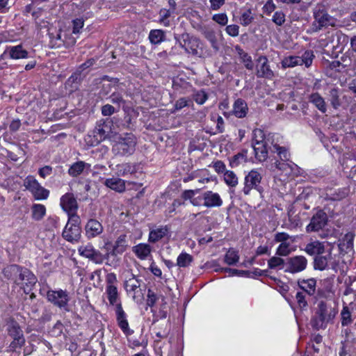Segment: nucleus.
I'll return each mask as SVG.
<instances>
[{
    "mask_svg": "<svg viewBox=\"0 0 356 356\" xmlns=\"http://www.w3.org/2000/svg\"><path fill=\"white\" fill-rule=\"evenodd\" d=\"M134 254L141 260L146 259L152 252V248L149 244L139 243L132 248Z\"/></svg>",
    "mask_w": 356,
    "mask_h": 356,
    "instance_id": "cd10ccee",
    "label": "nucleus"
},
{
    "mask_svg": "<svg viewBox=\"0 0 356 356\" xmlns=\"http://www.w3.org/2000/svg\"><path fill=\"white\" fill-rule=\"evenodd\" d=\"M224 181L227 185L232 188L236 187L238 183L236 175L231 170H227L225 172Z\"/></svg>",
    "mask_w": 356,
    "mask_h": 356,
    "instance_id": "49530a36",
    "label": "nucleus"
},
{
    "mask_svg": "<svg viewBox=\"0 0 356 356\" xmlns=\"http://www.w3.org/2000/svg\"><path fill=\"white\" fill-rule=\"evenodd\" d=\"M68 213V222L67 225L71 226L79 227L81 222L80 218L75 213Z\"/></svg>",
    "mask_w": 356,
    "mask_h": 356,
    "instance_id": "338daca9",
    "label": "nucleus"
},
{
    "mask_svg": "<svg viewBox=\"0 0 356 356\" xmlns=\"http://www.w3.org/2000/svg\"><path fill=\"white\" fill-rule=\"evenodd\" d=\"M328 223V216L322 209H317L312 216L310 222L306 227L307 233L317 232L323 230Z\"/></svg>",
    "mask_w": 356,
    "mask_h": 356,
    "instance_id": "f8f14e48",
    "label": "nucleus"
},
{
    "mask_svg": "<svg viewBox=\"0 0 356 356\" xmlns=\"http://www.w3.org/2000/svg\"><path fill=\"white\" fill-rule=\"evenodd\" d=\"M136 144V138L132 133H124L117 138L112 151L115 155L129 156L135 152Z\"/></svg>",
    "mask_w": 356,
    "mask_h": 356,
    "instance_id": "0eeeda50",
    "label": "nucleus"
},
{
    "mask_svg": "<svg viewBox=\"0 0 356 356\" xmlns=\"http://www.w3.org/2000/svg\"><path fill=\"white\" fill-rule=\"evenodd\" d=\"M86 236L88 238H93L99 236L104 231V227L100 222L94 218H90L85 226Z\"/></svg>",
    "mask_w": 356,
    "mask_h": 356,
    "instance_id": "f3484780",
    "label": "nucleus"
},
{
    "mask_svg": "<svg viewBox=\"0 0 356 356\" xmlns=\"http://www.w3.org/2000/svg\"><path fill=\"white\" fill-rule=\"evenodd\" d=\"M272 21L277 26H282L285 22V15L282 11H276L273 15Z\"/></svg>",
    "mask_w": 356,
    "mask_h": 356,
    "instance_id": "e2e57ef3",
    "label": "nucleus"
},
{
    "mask_svg": "<svg viewBox=\"0 0 356 356\" xmlns=\"http://www.w3.org/2000/svg\"><path fill=\"white\" fill-rule=\"evenodd\" d=\"M90 164L83 161H76L70 167L68 174L73 177H76L82 174L85 170H90Z\"/></svg>",
    "mask_w": 356,
    "mask_h": 356,
    "instance_id": "393cba45",
    "label": "nucleus"
},
{
    "mask_svg": "<svg viewBox=\"0 0 356 356\" xmlns=\"http://www.w3.org/2000/svg\"><path fill=\"white\" fill-rule=\"evenodd\" d=\"M261 175L256 170H252L245 177L244 187L243 192L245 195L250 194L252 189L256 190L260 194L264 191L263 187L261 186Z\"/></svg>",
    "mask_w": 356,
    "mask_h": 356,
    "instance_id": "9b49d317",
    "label": "nucleus"
},
{
    "mask_svg": "<svg viewBox=\"0 0 356 356\" xmlns=\"http://www.w3.org/2000/svg\"><path fill=\"white\" fill-rule=\"evenodd\" d=\"M73 29L72 33L77 34L80 32L81 29L84 25V20L83 18H76L72 21Z\"/></svg>",
    "mask_w": 356,
    "mask_h": 356,
    "instance_id": "69168bd1",
    "label": "nucleus"
},
{
    "mask_svg": "<svg viewBox=\"0 0 356 356\" xmlns=\"http://www.w3.org/2000/svg\"><path fill=\"white\" fill-rule=\"evenodd\" d=\"M300 61H302V60H300V56H290L284 58L281 62V64L282 68L286 69L288 67H293L297 65H300Z\"/></svg>",
    "mask_w": 356,
    "mask_h": 356,
    "instance_id": "37998d69",
    "label": "nucleus"
},
{
    "mask_svg": "<svg viewBox=\"0 0 356 356\" xmlns=\"http://www.w3.org/2000/svg\"><path fill=\"white\" fill-rule=\"evenodd\" d=\"M118 111V108H116V107L109 104H105L102 106L101 108V112L104 116H111L113 113H117Z\"/></svg>",
    "mask_w": 356,
    "mask_h": 356,
    "instance_id": "052dcab7",
    "label": "nucleus"
},
{
    "mask_svg": "<svg viewBox=\"0 0 356 356\" xmlns=\"http://www.w3.org/2000/svg\"><path fill=\"white\" fill-rule=\"evenodd\" d=\"M78 252L81 256L90 259L97 264H102L104 259L109 255V253L103 254L99 250H95L91 245L79 247Z\"/></svg>",
    "mask_w": 356,
    "mask_h": 356,
    "instance_id": "4468645a",
    "label": "nucleus"
},
{
    "mask_svg": "<svg viewBox=\"0 0 356 356\" xmlns=\"http://www.w3.org/2000/svg\"><path fill=\"white\" fill-rule=\"evenodd\" d=\"M307 296V294L302 291H298L296 294V302L301 309H305L308 307Z\"/></svg>",
    "mask_w": 356,
    "mask_h": 356,
    "instance_id": "864d4df0",
    "label": "nucleus"
},
{
    "mask_svg": "<svg viewBox=\"0 0 356 356\" xmlns=\"http://www.w3.org/2000/svg\"><path fill=\"white\" fill-rule=\"evenodd\" d=\"M331 257L330 254L327 256L321 254L316 256L314 259V268L315 270H323L327 266L328 259Z\"/></svg>",
    "mask_w": 356,
    "mask_h": 356,
    "instance_id": "a19ab883",
    "label": "nucleus"
},
{
    "mask_svg": "<svg viewBox=\"0 0 356 356\" xmlns=\"http://www.w3.org/2000/svg\"><path fill=\"white\" fill-rule=\"evenodd\" d=\"M208 99V95L204 90H199L193 95V99L198 104H203Z\"/></svg>",
    "mask_w": 356,
    "mask_h": 356,
    "instance_id": "680f3d73",
    "label": "nucleus"
},
{
    "mask_svg": "<svg viewBox=\"0 0 356 356\" xmlns=\"http://www.w3.org/2000/svg\"><path fill=\"white\" fill-rule=\"evenodd\" d=\"M112 121L110 119H102L97 122L92 131V145H97L108 138L111 133Z\"/></svg>",
    "mask_w": 356,
    "mask_h": 356,
    "instance_id": "1a4fd4ad",
    "label": "nucleus"
},
{
    "mask_svg": "<svg viewBox=\"0 0 356 356\" xmlns=\"http://www.w3.org/2000/svg\"><path fill=\"white\" fill-rule=\"evenodd\" d=\"M314 21L312 24L313 32H318L323 28L337 26V19L330 15L323 5H317L313 9Z\"/></svg>",
    "mask_w": 356,
    "mask_h": 356,
    "instance_id": "423d86ee",
    "label": "nucleus"
},
{
    "mask_svg": "<svg viewBox=\"0 0 356 356\" xmlns=\"http://www.w3.org/2000/svg\"><path fill=\"white\" fill-rule=\"evenodd\" d=\"M168 232V228L167 226L157 227L149 232V241L150 243H156L162 239Z\"/></svg>",
    "mask_w": 356,
    "mask_h": 356,
    "instance_id": "2f4dec72",
    "label": "nucleus"
},
{
    "mask_svg": "<svg viewBox=\"0 0 356 356\" xmlns=\"http://www.w3.org/2000/svg\"><path fill=\"white\" fill-rule=\"evenodd\" d=\"M204 200L203 205L207 208L220 207L222 205V200L220 195L211 191H207L202 193Z\"/></svg>",
    "mask_w": 356,
    "mask_h": 356,
    "instance_id": "6ab92c4d",
    "label": "nucleus"
},
{
    "mask_svg": "<svg viewBox=\"0 0 356 356\" xmlns=\"http://www.w3.org/2000/svg\"><path fill=\"white\" fill-rule=\"evenodd\" d=\"M177 43L188 54L194 56L198 55V49L201 44L200 39L191 36L188 33H183L179 36H175Z\"/></svg>",
    "mask_w": 356,
    "mask_h": 356,
    "instance_id": "9d476101",
    "label": "nucleus"
},
{
    "mask_svg": "<svg viewBox=\"0 0 356 356\" xmlns=\"http://www.w3.org/2000/svg\"><path fill=\"white\" fill-rule=\"evenodd\" d=\"M354 237L355 234L353 232L346 234L339 244L340 250L348 252V251L352 250Z\"/></svg>",
    "mask_w": 356,
    "mask_h": 356,
    "instance_id": "72a5a7b5",
    "label": "nucleus"
},
{
    "mask_svg": "<svg viewBox=\"0 0 356 356\" xmlns=\"http://www.w3.org/2000/svg\"><path fill=\"white\" fill-rule=\"evenodd\" d=\"M110 102L117 106L116 108L120 110L121 106H124L126 104V100L124 99L122 94L119 92H113L108 97Z\"/></svg>",
    "mask_w": 356,
    "mask_h": 356,
    "instance_id": "a18cd8bd",
    "label": "nucleus"
},
{
    "mask_svg": "<svg viewBox=\"0 0 356 356\" xmlns=\"http://www.w3.org/2000/svg\"><path fill=\"white\" fill-rule=\"evenodd\" d=\"M50 44L52 48H59L64 44L65 38H62V31L55 30L54 32H49Z\"/></svg>",
    "mask_w": 356,
    "mask_h": 356,
    "instance_id": "f704fd0d",
    "label": "nucleus"
},
{
    "mask_svg": "<svg viewBox=\"0 0 356 356\" xmlns=\"http://www.w3.org/2000/svg\"><path fill=\"white\" fill-rule=\"evenodd\" d=\"M337 313V306H332L325 301L321 300L315 309L314 315L311 318L310 324L316 330L325 329L328 323L333 322Z\"/></svg>",
    "mask_w": 356,
    "mask_h": 356,
    "instance_id": "f257e3e1",
    "label": "nucleus"
},
{
    "mask_svg": "<svg viewBox=\"0 0 356 356\" xmlns=\"http://www.w3.org/2000/svg\"><path fill=\"white\" fill-rule=\"evenodd\" d=\"M341 321L343 327L348 326L353 323L352 314L347 306H344L341 312Z\"/></svg>",
    "mask_w": 356,
    "mask_h": 356,
    "instance_id": "de8ad7c7",
    "label": "nucleus"
},
{
    "mask_svg": "<svg viewBox=\"0 0 356 356\" xmlns=\"http://www.w3.org/2000/svg\"><path fill=\"white\" fill-rule=\"evenodd\" d=\"M216 271L220 273H229L232 276H249L250 274V272L248 270H241L230 268H220L219 269H217Z\"/></svg>",
    "mask_w": 356,
    "mask_h": 356,
    "instance_id": "603ef678",
    "label": "nucleus"
},
{
    "mask_svg": "<svg viewBox=\"0 0 356 356\" xmlns=\"http://www.w3.org/2000/svg\"><path fill=\"white\" fill-rule=\"evenodd\" d=\"M60 206L67 213H76L78 203L73 193H67L60 198Z\"/></svg>",
    "mask_w": 356,
    "mask_h": 356,
    "instance_id": "a211bd4d",
    "label": "nucleus"
},
{
    "mask_svg": "<svg viewBox=\"0 0 356 356\" xmlns=\"http://www.w3.org/2000/svg\"><path fill=\"white\" fill-rule=\"evenodd\" d=\"M307 266V260L304 256H293L286 259L284 271L294 274L303 271Z\"/></svg>",
    "mask_w": 356,
    "mask_h": 356,
    "instance_id": "2eb2a0df",
    "label": "nucleus"
},
{
    "mask_svg": "<svg viewBox=\"0 0 356 356\" xmlns=\"http://www.w3.org/2000/svg\"><path fill=\"white\" fill-rule=\"evenodd\" d=\"M304 250L311 256H318L325 252V245L323 243L319 241H314L307 243Z\"/></svg>",
    "mask_w": 356,
    "mask_h": 356,
    "instance_id": "5701e85b",
    "label": "nucleus"
},
{
    "mask_svg": "<svg viewBox=\"0 0 356 356\" xmlns=\"http://www.w3.org/2000/svg\"><path fill=\"white\" fill-rule=\"evenodd\" d=\"M127 247V235L121 234L118 237L117 240L115 241L113 250L109 253V254L115 256L118 254H122L126 250Z\"/></svg>",
    "mask_w": 356,
    "mask_h": 356,
    "instance_id": "c85d7f7f",
    "label": "nucleus"
},
{
    "mask_svg": "<svg viewBox=\"0 0 356 356\" xmlns=\"http://www.w3.org/2000/svg\"><path fill=\"white\" fill-rule=\"evenodd\" d=\"M238 259H239V256H238L237 252H236L233 249H229L227 252L226 254L225 255V258H224L225 262L229 266L234 265L236 263H237Z\"/></svg>",
    "mask_w": 356,
    "mask_h": 356,
    "instance_id": "8fccbe9b",
    "label": "nucleus"
},
{
    "mask_svg": "<svg viewBox=\"0 0 356 356\" xmlns=\"http://www.w3.org/2000/svg\"><path fill=\"white\" fill-rule=\"evenodd\" d=\"M8 52L12 59L26 58L28 57V51L23 49L21 44L8 47L5 53Z\"/></svg>",
    "mask_w": 356,
    "mask_h": 356,
    "instance_id": "7c9ffc66",
    "label": "nucleus"
},
{
    "mask_svg": "<svg viewBox=\"0 0 356 356\" xmlns=\"http://www.w3.org/2000/svg\"><path fill=\"white\" fill-rule=\"evenodd\" d=\"M106 293L110 305L113 306L115 305L116 320L118 326L126 336L132 334L134 331L129 329L126 314L120 301L117 287L114 285H107Z\"/></svg>",
    "mask_w": 356,
    "mask_h": 356,
    "instance_id": "20e7f679",
    "label": "nucleus"
},
{
    "mask_svg": "<svg viewBox=\"0 0 356 356\" xmlns=\"http://www.w3.org/2000/svg\"><path fill=\"white\" fill-rule=\"evenodd\" d=\"M3 273L6 278L13 280L17 285L24 282L27 286H33L37 282L36 277L30 270L16 264L5 267Z\"/></svg>",
    "mask_w": 356,
    "mask_h": 356,
    "instance_id": "39448f33",
    "label": "nucleus"
},
{
    "mask_svg": "<svg viewBox=\"0 0 356 356\" xmlns=\"http://www.w3.org/2000/svg\"><path fill=\"white\" fill-rule=\"evenodd\" d=\"M193 261V257L186 252H181L177 259L176 265L179 268L188 267Z\"/></svg>",
    "mask_w": 356,
    "mask_h": 356,
    "instance_id": "79ce46f5",
    "label": "nucleus"
},
{
    "mask_svg": "<svg viewBox=\"0 0 356 356\" xmlns=\"http://www.w3.org/2000/svg\"><path fill=\"white\" fill-rule=\"evenodd\" d=\"M238 54L240 55L241 59L243 63L245 68L249 70H252L254 68V63L252 62L251 56H249L248 53L243 51L241 49L238 51Z\"/></svg>",
    "mask_w": 356,
    "mask_h": 356,
    "instance_id": "3c124183",
    "label": "nucleus"
},
{
    "mask_svg": "<svg viewBox=\"0 0 356 356\" xmlns=\"http://www.w3.org/2000/svg\"><path fill=\"white\" fill-rule=\"evenodd\" d=\"M291 253L289 243H282L276 250V254L281 257H286Z\"/></svg>",
    "mask_w": 356,
    "mask_h": 356,
    "instance_id": "13d9d810",
    "label": "nucleus"
},
{
    "mask_svg": "<svg viewBox=\"0 0 356 356\" xmlns=\"http://www.w3.org/2000/svg\"><path fill=\"white\" fill-rule=\"evenodd\" d=\"M253 149L254 152L255 158L259 161H264L268 158V149L271 152L273 149V145L277 144L275 143V134H268L266 135L261 129H257L253 131Z\"/></svg>",
    "mask_w": 356,
    "mask_h": 356,
    "instance_id": "f03ea898",
    "label": "nucleus"
},
{
    "mask_svg": "<svg viewBox=\"0 0 356 356\" xmlns=\"http://www.w3.org/2000/svg\"><path fill=\"white\" fill-rule=\"evenodd\" d=\"M298 286L307 296H314L316 291V280L314 278L298 280Z\"/></svg>",
    "mask_w": 356,
    "mask_h": 356,
    "instance_id": "412c9836",
    "label": "nucleus"
},
{
    "mask_svg": "<svg viewBox=\"0 0 356 356\" xmlns=\"http://www.w3.org/2000/svg\"><path fill=\"white\" fill-rule=\"evenodd\" d=\"M46 297L47 300L54 306L65 312H70L69 302L70 297L67 291L49 289L47 292Z\"/></svg>",
    "mask_w": 356,
    "mask_h": 356,
    "instance_id": "6e6552de",
    "label": "nucleus"
},
{
    "mask_svg": "<svg viewBox=\"0 0 356 356\" xmlns=\"http://www.w3.org/2000/svg\"><path fill=\"white\" fill-rule=\"evenodd\" d=\"M248 111V104L241 98L237 99L233 105V114L238 118H244Z\"/></svg>",
    "mask_w": 356,
    "mask_h": 356,
    "instance_id": "bb28decb",
    "label": "nucleus"
},
{
    "mask_svg": "<svg viewBox=\"0 0 356 356\" xmlns=\"http://www.w3.org/2000/svg\"><path fill=\"white\" fill-rule=\"evenodd\" d=\"M272 152H276L280 160L276 159L270 164L271 171H280L281 174L287 177L296 174L298 166L290 161V153L285 147L280 146L278 144L273 145Z\"/></svg>",
    "mask_w": 356,
    "mask_h": 356,
    "instance_id": "7ed1b4c3",
    "label": "nucleus"
},
{
    "mask_svg": "<svg viewBox=\"0 0 356 356\" xmlns=\"http://www.w3.org/2000/svg\"><path fill=\"white\" fill-rule=\"evenodd\" d=\"M81 229L80 227L66 225L63 232V237L67 241H78L81 237Z\"/></svg>",
    "mask_w": 356,
    "mask_h": 356,
    "instance_id": "4be33fe9",
    "label": "nucleus"
},
{
    "mask_svg": "<svg viewBox=\"0 0 356 356\" xmlns=\"http://www.w3.org/2000/svg\"><path fill=\"white\" fill-rule=\"evenodd\" d=\"M86 74H82L80 70H76L67 81V84L70 85L72 88H76L77 85L81 81Z\"/></svg>",
    "mask_w": 356,
    "mask_h": 356,
    "instance_id": "09e8293b",
    "label": "nucleus"
},
{
    "mask_svg": "<svg viewBox=\"0 0 356 356\" xmlns=\"http://www.w3.org/2000/svg\"><path fill=\"white\" fill-rule=\"evenodd\" d=\"M7 332L8 335L11 337L13 339H25L21 327L14 319H12L8 322Z\"/></svg>",
    "mask_w": 356,
    "mask_h": 356,
    "instance_id": "a878e982",
    "label": "nucleus"
},
{
    "mask_svg": "<svg viewBox=\"0 0 356 356\" xmlns=\"http://www.w3.org/2000/svg\"><path fill=\"white\" fill-rule=\"evenodd\" d=\"M138 165L131 163H122L117 165V174L118 176L133 175L137 172Z\"/></svg>",
    "mask_w": 356,
    "mask_h": 356,
    "instance_id": "473e14b6",
    "label": "nucleus"
},
{
    "mask_svg": "<svg viewBox=\"0 0 356 356\" xmlns=\"http://www.w3.org/2000/svg\"><path fill=\"white\" fill-rule=\"evenodd\" d=\"M268 265L270 269H284L286 268V261L279 257H273L268 261Z\"/></svg>",
    "mask_w": 356,
    "mask_h": 356,
    "instance_id": "c03bdc74",
    "label": "nucleus"
},
{
    "mask_svg": "<svg viewBox=\"0 0 356 356\" xmlns=\"http://www.w3.org/2000/svg\"><path fill=\"white\" fill-rule=\"evenodd\" d=\"M32 218L36 221L41 220L46 214V208L43 204H34L31 207Z\"/></svg>",
    "mask_w": 356,
    "mask_h": 356,
    "instance_id": "4c0bfd02",
    "label": "nucleus"
},
{
    "mask_svg": "<svg viewBox=\"0 0 356 356\" xmlns=\"http://www.w3.org/2000/svg\"><path fill=\"white\" fill-rule=\"evenodd\" d=\"M104 185L118 193L125 191V182L120 178L112 177L106 179L104 181Z\"/></svg>",
    "mask_w": 356,
    "mask_h": 356,
    "instance_id": "c756f323",
    "label": "nucleus"
},
{
    "mask_svg": "<svg viewBox=\"0 0 356 356\" xmlns=\"http://www.w3.org/2000/svg\"><path fill=\"white\" fill-rule=\"evenodd\" d=\"M260 65L257 67L256 75L259 78H265L269 80L273 79L275 74L268 65V60L266 56H260L257 60Z\"/></svg>",
    "mask_w": 356,
    "mask_h": 356,
    "instance_id": "dca6fc26",
    "label": "nucleus"
},
{
    "mask_svg": "<svg viewBox=\"0 0 356 356\" xmlns=\"http://www.w3.org/2000/svg\"><path fill=\"white\" fill-rule=\"evenodd\" d=\"M247 150H243L241 152H239L232 158L229 159V165L232 168H235L240 165L242 163H245L248 161L247 158Z\"/></svg>",
    "mask_w": 356,
    "mask_h": 356,
    "instance_id": "e433bc0d",
    "label": "nucleus"
},
{
    "mask_svg": "<svg viewBox=\"0 0 356 356\" xmlns=\"http://www.w3.org/2000/svg\"><path fill=\"white\" fill-rule=\"evenodd\" d=\"M165 32L161 29L152 30L149 34V39L152 44H157L164 41Z\"/></svg>",
    "mask_w": 356,
    "mask_h": 356,
    "instance_id": "ea45409f",
    "label": "nucleus"
},
{
    "mask_svg": "<svg viewBox=\"0 0 356 356\" xmlns=\"http://www.w3.org/2000/svg\"><path fill=\"white\" fill-rule=\"evenodd\" d=\"M142 280L136 277L134 274H131V277L127 280L124 282V288L127 292H135L137 289L140 286Z\"/></svg>",
    "mask_w": 356,
    "mask_h": 356,
    "instance_id": "58836bf2",
    "label": "nucleus"
},
{
    "mask_svg": "<svg viewBox=\"0 0 356 356\" xmlns=\"http://www.w3.org/2000/svg\"><path fill=\"white\" fill-rule=\"evenodd\" d=\"M24 186L36 200H45L49 196V191L43 188L33 176H28L25 179Z\"/></svg>",
    "mask_w": 356,
    "mask_h": 356,
    "instance_id": "ddd939ff",
    "label": "nucleus"
},
{
    "mask_svg": "<svg viewBox=\"0 0 356 356\" xmlns=\"http://www.w3.org/2000/svg\"><path fill=\"white\" fill-rule=\"evenodd\" d=\"M240 20L241 24L244 26H247L249 24H250L254 20V17L252 13L251 9H248L244 13H243L240 18Z\"/></svg>",
    "mask_w": 356,
    "mask_h": 356,
    "instance_id": "4d7b16f0",
    "label": "nucleus"
},
{
    "mask_svg": "<svg viewBox=\"0 0 356 356\" xmlns=\"http://www.w3.org/2000/svg\"><path fill=\"white\" fill-rule=\"evenodd\" d=\"M300 57V65L305 64L306 67H309L312 65L313 59L314 58V52L311 50H307L305 51Z\"/></svg>",
    "mask_w": 356,
    "mask_h": 356,
    "instance_id": "5fc2aeb1",
    "label": "nucleus"
},
{
    "mask_svg": "<svg viewBox=\"0 0 356 356\" xmlns=\"http://www.w3.org/2000/svg\"><path fill=\"white\" fill-rule=\"evenodd\" d=\"M25 339H15L10 343L8 348L10 352H15L25 344Z\"/></svg>",
    "mask_w": 356,
    "mask_h": 356,
    "instance_id": "bf43d9fd",
    "label": "nucleus"
},
{
    "mask_svg": "<svg viewBox=\"0 0 356 356\" xmlns=\"http://www.w3.org/2000/svg\"><path fill=\"white\" fill-rule=\"evenodd\" d=\"M189 100L186 97L179 98L176 101L174 105V110L172 113H175L177 111H179L181 108L188 106Z\"/></svg>",
    "mask_w": 356,
    "mask_h": 356,
    "instance_id": "0e129e2a",
    "label": "nucleus"
},
{
    "mask_svg": "<svg viewBox=\"0 0 356 356\" xmlns=\"http://www.w3.org/2000/svg\"><path fill=\"white\" fill-rule=\"evenodd\" d=\"M328 101L330 102L332 108L337 110L341 106V101L340 99L339 89L337 88H332L328 93Z\"/></svg>",
    "mask_w": 356,
    "mask_h": 356,
    "instance_id": "c9c22d12",
    "label": "nucleus"
},
{
    "mask_svg": "<svg viewBox=\"0 0 356 356\" xmlns=\"http://www.w3.org/2000/svg\"><path fill=\"white\" fill-rule=\"evenodd\" d=\"M212 19L222 26H225L228 22L227 16L225 13L216 14L213 16Z\"/></svg>",
    "mask_w": 356,
    "mask_h": 356,
    "instance_id": "774afa93",
    "label": "nucleus"
},
{
    "mask_svg": "<svg viewBox=\"0 0 356 356\" xmlns=\"http://www.w3.org/2000/svg\"><path fill=\"white\" fill-rule=\"evenodd\" d=\"M199 31L211 43L213 49L218 51L220 47L216 34V31L209 26H201L198 29Z\"/></svg>",
    "mask_w": 356,
    "mask_h": 356,
    "instance_id": "aec40b11",
    "label": "nucleus"
},
{
    "mask_svg": "<svg viewBox=\"0 0 356 356\" xmlns=\"http://www.w3.org/2000/svg\"><path fill=\"white\" fill-rule=\"evenodd\" d=\"M310 103L314 104L315 107L321 113H325L327 111V105L325 99L318 92H312L308 96Z\"/></svg>",
    "mask_w": 356,
    "mask_h": 356,
    "instance_id": "b1692460",
    "label": "nucleus"
},
{
    "mask_svg": "<svg viewBox=\"0 0 356 356\" xmlns=\"http://www.w3.org/2000/svg\"><path fill=\"white\" fill-rule=\"evenodd\" d=\"M289 220L291 222L292 227L296 228L300 227L302 225L300 217L298 214H295L293 209L288 211Z\"/></svg>",
    "mask_w": 356,
    "mask_h": 356,
    "instance_id": "6e6d98bb",
    "label": "nucleus"
}]
</instances>
